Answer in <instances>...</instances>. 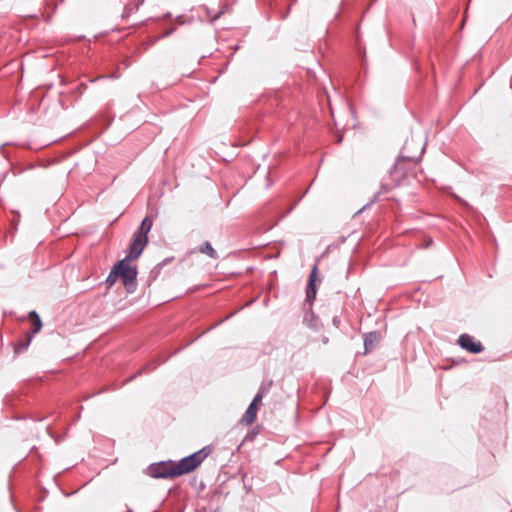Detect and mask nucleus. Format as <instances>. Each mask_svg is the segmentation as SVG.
<instances>
[{
	"label": "nucleus",
	"mask_w": 512,
	"mask_h": 512,
	"mask_svg": "<svg viewBox=\"0 0 512 512\" xmlns=\"http://www.w3.org/2000/svg\"><path fill=\"white\" fill-rule=\"evenodd\" d=\"M153 222L149 217H145L137 231L133 235L130 244L128 258L137 259L148 243V233L152 228Z\"/></svg>",
	"instance_id": "f257e3e1"
},
{
	"label": "nucleus",
	"mask_w": 512,
	"mask_h": 512,
	"mask_svg": "<svg viewBox=\"0 0 512 512\" xmlns=\"http://www.w3.org/2000/svg\"><path fill=\"white\" fill-rule=\"evenodd\" d=\"M133 259L128 258V255L117 264H115V272H117L118 277H120L127 288L128 292H131L135 284L137 270L136 267H133L129 264Z\"/></svg>",
	"instance_id": "f03ea898"
},
{
	"label": "nucleus",
	"mask_w": 512,
	"mask_h": 512,
	"mask_svg": "<svg viewBox=\"0 0 512 512\" xmlns=\"http://www.w3.org/2000/svg\"><path fill=\"white\" fill-rule=\"evenodd\" d=\"M207 455L208 452H206L205 449H202L181 459L178 463H173L176 474L180 476L193 471L203 462Z\"/></svg>",
	"instance_id": "7ed1b4c3"
},
{
	"label": "nucleus",
	"mask_w": 512,
	"mask_h": 512,
	"mask_svg": "<svg viewBox=\"0 0 512 512\" xmlns=\"http://www.w3.org/2000/svg\"><path fill=\"white\" fill-rule=\"evenodd\" d=\"M412 144H413V141H411V142L407 141L405 143V145H404V147L402 149L401 155H400V157L398 158V160H397V162L395 164V167H394L395 170L400 165V162L402 160H404V159L412 161V162H417V161H419L421 159V156H422L423 151H424V146L422 144H419L418 147H417L416 152L411 153L409 151V147Z\"/></svg>",
	"instance_id": "20e7f679"
},
{
	"label": "nucleus",
	"mask_w": 512,
	"mask_h": 512,
	"mask_svg": "<svg viewBox=\"0 0 512 512\" xmlns=\"http://www.w3.org/2000/svg\"><path fill=\"white\" fill-rule=\"evenodd\" d=\"M149 472L153 477L156 478H168L178 476L176 474L173 463H162L149 468Z\"/></svg>",
	"instance_id": "39448f33"
},
{
	"label": "nucleus",
	"mask_w": 512,
	"mask_h": 512,
	"mask_svg": "<svg viewBox=\"0 0 512 512\" xmlns=\"http://www.w3.org/2000/svg\"><path fill=\"white\" fill-rule=\"evenodd\" d=\"M458 344L471 353H480L483 350L482 344L474 340L470 335L463 334L458 339Z\"/></svg>",
	"instance_id": "423d86ee"
},
{
	"label": "nucleus",
	"mask_w": 512,
	"mask_h": 512,
	"mask_svg": "<svg viewBox=\"0 0 512 512\" xmlns=\"http://www.w3.org/2000/svg\"><path fill=\"white\" fill-rule=\"evenodd\" d=\"M257 411L258 407H255L254 404H250L244 413L241 422L246 425H251L256 419Z\"/></svg>",
	"instance_id": "0eeeda50"
},
{
	"label": "nucleus",
	"mask_w": 512,
	"mask_h": 512,
	"mask_svg": "<svg viewBox=\"0 0 512 512\" xmlns=\"http://www.w3.org/2000/svg\"><path fill=\"white\" fill-rule=\"evenodd\" d=\"M316 276H317V267L314 266L310 273L309 281H308V285H307V298L308 299L314 298L316 295V290H315Z\"/></svg>",
	"instance_id": "6e6552de"
},
{
	"label": "nucleus",
	"mask_w": 512,
	"mask_h": 512,
	"mask_svg": "<svg viewBox=\"0 0 512 512\" xmlns=\"http://www.w3.org/2000/svg\"><path fill=\"white\" fill-rule=\"evenodd\" d=\"M379 341V335L377 332H370L365 336L364 346L365 350L369 351L373 348L374 344Z\"/></svg>",
	"instance_id": "1a4fd4ad"
},
{
	"label": "nucleus",
	"mask_w": 512,
	"mask_h": 512,
	"mask_svg": "<svg viewBox=\"0 0 512 512\" xmlns=\"http://www.w3.org/2000/svg\"><path fill=\"white\" fill-rule=\"evenodd\" d=\"M29 319H30V321L32 323V326H33L32 333L33 334L38 333L41 330V328H42V322H41V319H40L39 315L35 311H31L29 313Z\"/></svg>",
	"instance_id": "9d476101"
},
{
	"label": "nucleus",
	"mask_w": 512,
	"mask_h": 512,
	"mask_svg": "<svg viewBox=\"0 0 512 512\" xmlns=\"http://www.w3.org/2000/svg\"><path fill=\"white\" fill-rule=\"evenodd\" d=\"M199 251L203 254H206L207 256H209L212 259L218 258L217 252L215 251V249L211 246V244L209 242H205L204 244H202L199 247Z\"/></svg>",
	"instance_id": "9b49d317"
},
{
	"label": "nucleus",
	"mask_w": 512,
	"mask_h": 512,
	"mask_svg": "<svg viewBox=\"0 0 512 512\" xmlns=\"http://www.w3.org/2000/svg\"><path fill=\"white\" fill-rule=\"evenodd\" d=\"M117 278H118L117 272H115V268L113 267V269L111 270V272L109 273V275L106 279V283L108 284V286H112L116 282Z\"/></svg>",
	"instance_id": "f8f14e48"
},
{
	"label": "nucleus",
	"mask_w": 512,
	"mask_h": 512,
	"mask_svg": "<svg viewBox=\"0 0 512 512\" xmlns=\"http://www.w3.org/2000/svg\"><path fill=\"white\" fill-rule=\"evenodd\" d=\"M263 396L264 391H259L250 404H254L255 407H258L262 401Z\"/></svg>",
	"instance_id": "ddd939ff"
},
{
	"label": "nucleus",
	"mask_w": 512,
	"mask_h": 512,
	"mask_svg": "<svg viewBox=\"0 0 512 512\" xmlns=\"http://www.w3.org/2000/svg\"><path fill=\"white\" fill-rule=\"evenodd\" d=\"M30 341H31V338H29V339L27 340V342H25V343H19V344L17 345V347H16L15 351H16V352H19V351H21V350L26 349V348L28 347V345H29Z\"/></svg>",
	"instance_id": "4468645a"
}]
</instances>
